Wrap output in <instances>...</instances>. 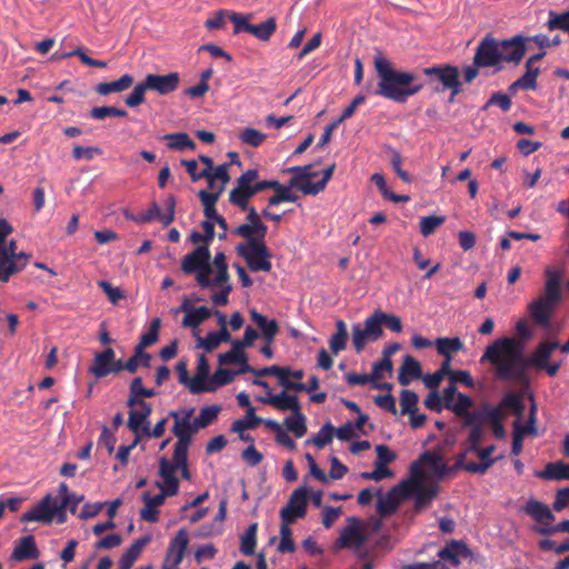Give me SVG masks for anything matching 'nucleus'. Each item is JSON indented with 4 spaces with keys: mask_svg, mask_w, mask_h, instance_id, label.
Masks as SVG:
<instances>
[{
    "mask_svg": "<svg viewBox=\"0 0 569 569\" xmlns=\"http://www.w3.org/2000/svg\"><path fill=\"white\" fill-rule=\"evenodd\" d=\"M373 67L378 76L376 94L403 103L418 93L422 83H416V74L396 70L393 63L379 50L373 54Z\"/></svg>",
    "mask_w": 569,
    "mask_h": 569,
    "instance_id": "nucleus-1",
    "label": "nucleus"
},
{
    "mask_svg": "<svg viewBox=\"0 0 569 569\" xmlns=\"http://www.w3.org/2000/svg\"><path fill=\"white\" fill-rule=\"evenodd\" d=\"M480 361L496 365V372L503 380L517 378L523 371L521 348L510 338L498 339L488 346Z\"/></svg>",
    "mask_w": 569,
    "mask_h": 569,
    "instance_id": "nucleus-2",
    "label": "nucleus"
},
{
    "mask_svg": "<svg viewBox=\"0 0 569 569\" xmlns=\"http://www.w3.org/2000/svg\"><path fill=\"white\" fill-rule=\"evenodd\" d=\"M543 293L529 305L532 320L539 326H548L557 305L561 300V274L548 269Z\"/></svg>",
    "mask_w": 569,
    "mask_h": 569,
    "instance_id": "nucleus-3",
    "label": "nucleus"
},
{
    "mask_svg": "<svg viewBox=\"0 0 569 569\" xmlns=\"http://www.w3.org/2000/svg\"><path fill=\"white\" fill-rule=\"evenodd\" d=\"M418 465L412 467V476L410 479L400 483L405 498L415 496V509L422 510L427 508L438 493V486L428 481L425 473L416 470Z\"/></svg>",
    "mask_w": 569,
    "mask_h": 569,
    "instance_id": "nucleus-4",
    "label": "nucleus"
},
{
    "mask_svg": "<svg viewBox=\"0 0 569 569\" xmlns=\"http://www.w3.org/2000/svg\"><path fill=\"white\" fill-rule=\"evenodd\" d=\"M210 251L208 246H200L191 253L186 254L181 261V269L184 273H196V281L201 288H211L210 274L212 264L210 263Z\"/></svg>",
    "mask_w": 569,
    "mask_h": 569,
    "instance_id": "nucleus-5",
    "label": "nucleus"
},
{
    "mask_svg": "<svg viewBox=\"0 0 569 569\" xmlns=\"http://www.w3.org/2000/svg\"><path fill=\"white\" fill-rule=\"evenodd\" d=\"M237 252L246 260L251 271L269 272L271 270V253L268 250L264 241H261V239L239 243L237 246Z\"/></svg>",
    "mask_w": 569,
    "mask_h": 569,
    "instance_id": "nucleus-6",
    "label": "nucleus"
},
{
    "mask_svg": "<svg viewBox=\"0 0 569 569\" xmlns=\"http://www.w3.org/2000/svg\"><path fill=\"white\" fill-rule=\"evenodd\" d=\"M385 318L386 313L377 310L366 319L363 327H361L359 323L352 326V343L358 353L363 350L367 342L376 341L382 337V326Z\"/></svg>",
    "mask_w": 569,
    "mask_h": 569,
    "instance_id": "nucleus-7",
    "label": "nucleus"
},
{
    "mask_svg": "<svg viewBox=\"0 0 569 569\" xmlns=\"http://www.w3.org/2000/svg\"><path fill=\"white\" fill-rule=\"evenodd\" d=\"M13 228L6 220L0 218V262L11 268H17V273L24 269L30 258L26 252H17V241L11 240L4 244L7 237L12 233Z\"/></svg>",
    "mask_w": 569,
    "mask_h": 569,
    "instance_id": "nucleus-8",
    "label": "nucleus"
},
{
    "mask_svg": "<svg viewBox=\"0 0 569 569\" xmlns=\"http://www.w3.org/2000/svg\"><path fill=\"white\" fill-rule=\"evenodd\" d=\"M60 507L59 500L48 495L32 509L24 512L21 520L26 522L40 521L44 523H51L56 520L62 523L66 521V512L60 510Z\"/></svg>",
    "mask_w": 569,
    "mask_h": 569,
    "instance_id": "nucleus-9",
    "label": "nucleus"
},
{
    "mask_svg": "<svg viewBox=\"0 0 569 569\" xmlns=\"http://www.w3.org/2000/svg\"><path fill=\"white\" fill-rule=\"evenodd\" d=\"M259 173L256 169L244 171L236 181V187L229 193V201L241 210L248 209L249 200L259 192L256 180Z\"/></svg>",
    "mask_w": 569,
    "mask_h": 569,
    "instance_id": "nucleus-10",
    "label": "nucleus"
},
{
    "mask_svg": "<svg viewBox=\"0 0 569 569\" xmlns=\"http://www.w3.org/2000/svg\"><path fill=\"white\" fill-rule=\"evenodd\" d=\"M213 266L217 268V272L213 280H211V288L221 287V289L212 293L211 301L214 306H227L232 287L229 283L230 276L228 273L224 253L219 252L214 256Z\"/></svg>",
    "mask_w": 569,
    "mask_h": 569,
    "instance_id": "nucleus-11",
    "label": "nucleus"
},
{
    "mask_svg": "<svg viewBox=\"0 0 569 569\" xmlns=\"http://www.w3.org/2000/svg\"><path fill=\"white\" fill-rule=\"evenodd\" d=\"M422 72L429 77L430 82H440L442 90L452 91V96L461 92L460 71L457 67L450 64L433 66L425 68Z\"/></svg>",
    "mask_w": 569,
    "mask_h": 569,
    "instance_id": "nucleus-12",
    "label": "nucleus"
},
{
    "mask_svg": "<svg viewBox=\"0 0 569 569\" xmlns=\"http://www.w3.org/2000/svg\"><path fill=\"white\" fill-rule=\"evenodd\" d=\"M309 490L301 486L292 491L288 503L280 511V518L283 522L292 523L298 518H303L307 510Z\"/></svg>",
    "mask_w": 569,
    "mask_h": 569,
    "instance_id": "nucleus-13",
    "label": "nucleus"
},
{
    "mask_svg": "<svg viewBox=\"0 0 569 569\" xmlns=\"http://www.w3.org/2000/svg\"><path fill=\"white\" fill-rule=\"evenodd\" d=\"M89 371L96 378H103L110 373H118L122 371V361L116 359L113 349L107 348L94 356Z\"/></svg>",
    "mask_w": 569,
    "mask_h": 569,
    "instance_id": "nucleus-14",
    "label": "nucleus"
},
{
    "mask_svg": "<svg viewBox=\"0 0 569 569\" xmlns=\"http://www.w3.org/2000/svg\"><path fill=\"white\" fill-rule=\"evenodd\" d=\"M176 198L169 196L166 201V211L161 212L157 202H152L150 208L141 211L134 220L141 223H148L153 220H159L164 227L169 226L174 220Z\"/></svg>",
    "mask_w": 569,
    "mask_h": 569,
    "instance_id": "nucleus-15",
    "label": "nucleus"
},
{
    "mask_svg": "<svg viewBox=\"0 0 569 569\" xmlns=\"http://www.w3.org/2000/svg\"><path fill=\"white\" fill-rule=\"evenodd\" d=\"M499 56V41L491 36H486L477 47L475 64L496 67L501 63Z\"/></svg>",
    "mask_w": 569,
    "mask_h": 569,
    "instance_id": "nucleus-16",
    "label": "nucleus"
},
{
    "mask_svg": "<svg viewBox=\"0 0 569 569\" xmlns=\"http://www.w3.org/2000/svg\"><path fill=\"white\" fill-rule=\"evenodd\" d=\"M189 542L188 532L180 529L171 540L162 569H179Z\"/></svg>",
    "mask_w": 569,
    "mask_h": 569,
    "instance_id": "nucleus-17",
    "label": "nucleus"
},
{
    "mask_svg": "<svg viewBox=\"0 0 569 569\" xmlns=\"http://www.w3.org/2000/svg\"><path fill=\"white\" fill-rule=\"evenodd\" d=\"M152 413L150 403H141V409H130L127 421L128 428L134 433L136 441L143 438L148 433L149 417Z\"/></svg>",
    "mask_w": 569,
    "mask_h": 569,
    "instance_id": "nucleus-18",
    "label": "nucleus"
},
{
    "mask_svg": "<svg viewBox=\"0 0 569 569\" xmlns=\"http://www.w3.org/2000/svg\"><path fill=\"white\" fill-rule=\"evenodd\" d=\"M473 405L475 402L469 396L458 393L457 398L451 403H448L446 409L461 418L462 421L467 420V423H473L481 415V403L476 410L470 411Z\"/></svg>",
    "mask_w": 569,
    "mask_h": 569,
    "instance_id": "nucleus-19",
    "label": "nucleus"
},
{
    "mask_svg": "<svg viewBox=\"0 0 569 569\" xmlns=\"http://www.w3.org/2000/svg\"><path fill=\"white\" fill-rule=\"evenodd\" d=\"M526 52L525 38L520 34L499 42V58L501 62L518 63Z\"/></svg>",
    "mask_w": 569,
    "mask_h": 569,
    "instance_id": "nucleus-20",
    "label": "nucleus"
},
{
    "mask_svg": "<svg viewBox=\"0 0 569 569\" xmlns=\"http://www.w3.org/2000/svg\"><path fill=\"white\" fill-rule=\"evenodd\" d=\"M144 80L146 87L149 90L157 91L159 94H168L178 88L180 76L178 72H170L168 74L149 73Z\"/></svg>",
    "mask_w": 569,
    "mask_h": 569,
    "instance_id": "nucleus-21",
    "label": "nucleus"
},
{
    "mask_svg": "<svg viewBox=\"0 0 569 569\" xmlns=\"http://www.w3.org/2000/svg\"><path fill=\"white\" fill-rule=\"evenodd\" d=\"M177 463L173 460L170 462L166 458H161L159 462V473L162 478V482H158V487L169 493V496H174L179 490V480L176 477Z\"/></svg>",
    "mask_w": 569,
    "mask_h": 569,
    "instance_id": "nucleus-22",
    "label": "nucleus"
},
{
    "mask_svg": "<svg viewBox=\"0 0 569 569\" xmlns=\"http://www.w3.org/2000/svg\"><path fill=\"white\" fill-rule=\"evenodd\" d=\"M503 413L501 408H493L489 402H481V415L478 419H485L486 423L491 428L493 436L497 439H503L506 429L503 427Z\"/></svg>",
    "mask_w": 569,
    "mask_h": 569,
    "instance_id": "nucleus-23",
    "label": "nucleus"
},
{
    "mask_svg": "<svg viewBox=\"0 0 569 569\" xmlns=\"http://www.w3.org/2000/svg\"><path fill=\"white\" fill-rule=\"evenodd\" d=\"M365 542L361 525L356 518L349 519V526L341 530L339 543L342 547L360 548Z\"/></svg>",
    "mask_w": 569,
    "mask_h": 569,
    "instance_id": "nucleus-24",
    "label": "nucleus"
},
{
    "mask_svg": "<svg viewBox=\"0 0 569 569\" xmlns=\"http://www.w3.org/2000/svg\"><path fill=\"white\" fill-rule=\"evenodd\" d=\"M39 557V550L36 545V540L32 536H26L20 538L13 548L11 560L14 562H21L24 560H32Z\"/></svg>",
    "mask_w": 569,
    "mask_h": 569,
    "instance_id": "nucleus-25",
    "label": "nucleus"
},
{
    "mask_svg": "<svg viewBox=\"0 0 569 569\" xmlns=\"http://www.w3.org/2000/svg\"><path fill=\"white\" fill-rule=\"evenodd\" d=\"M437 351L445 357V361L441 363V371L446 372L449 370V363H451V353L459 352L463 349V343L459 338H438L435 342Z\"/></svg>",
    "mask_w": 569,
    "mask_h": 569,
    "instance_id": "nucleus-26",
    "label": "nucleus"
},
{
    "mask_svg": "<svg viewBox=\"0 0 569 569\" xmlns=\"http://www.w3.org/2000/svg\"><path fill=\"white\" fill-rule=\"evenodd\" d=\"M250 318L261 330L262 337L268 345H271L279 332L278 322L274 319H268L257 310H250Z\"/></svg>",
    "mask_w": 569,
    "mask_h": 569,
    "instance_id": "nucleus-27",
    "label": "nucleus"
},
{
    "mask_svg": "<svg viewBox=\"0 0 569 569\" xmlns=\"http://www.w3.org/2000/svg\"><path fill=\"white\" fill-rule=\"evenodd\" d=\"M172 432L178 438L174 445V450L178 451V456L181 458L183 456V451L188 450L192 439L190 421L186 419L176 421L172 428Z\"/></svg>",
    "mask_w": 569,
    "mask_h": 569,
    "instance_id": "nucleus-28",
    "label": "nucleus"
},
{
    "mask_svg": "<svg viewBox=\"0 0 569 569\" xmlns=\"http://www.w3.org/2000/svg\"><path fill=\"white\" fill-rule=\"evenodd\" d=\"M525 511L540 525L548 526L555 520V516L550 508L536 499L528 500Z\"/></svg>",
    "mask_w": 569,
    "mask_h": 569,
    "instance_id": "nucleus-29",
    "label": "nucleus"
},
{
    "mask_svg": "<svg viewBox=\"0 0 569 569\" xmlns=\"http://www.w3.org/2000/svg\"><path fill=\"white\" fill-rule=\"evenodd\" d=\"M405 495L402 490H400V483L397 487H393L387 496L379 499L378 502V512L381 516H389L393 513L400 502L405 500Z\"/></svg>",
    "mask_w": 569,
    "mask_h": 569,
    "instance_id": "nucleus-30",
    "label": "nucleus"
},
{
    "mask_svg": "<svg viewBox=\"0 0 569 569\" xmlns=\"http://www.w3.org/2000/svg\"><path fill=\"white\" fill-rule=\"evenodd\" d=\"M421 378V366L411 356H406L403 362L399 369L398 381L402 386L410 383L412 379Z\"/></svg>",
    "mask_w": 569,
    "mask_h": 569,
    "instance_id": "nucleus-31",
    "label": "nucleus"
},
{
    "mask_svg": "<svg viewBox=\"0 0 569 569\" xmlns=\"http://www.w3.org/2000/svg\"><path fill=\"white\" fill-rule=\"evenodd\" d=\"M485 419H476L473 423H467V420L462 421V427L470 428L469 436L467 439L469 450H476L477 447L480 446L481 441L485 438L486 431L483 427L486 426Z\"/></svg>",
    "mask_w": 569,
    "mask_h": 569,
    "instance_id": "nucleus-32",
    "label": "nucleus"
},
{
    "mask_svg": "<svg viewBox=\"0 0 569 569\" xmlns=\"http://www.w3.org/2000/svg\"><path fill=\"white\" fill-rule=\"evenodd\" d=\"M558 348H560V346L557 341H543L531 355L529 362L536 367H547L551 353Z\"/></svg>",
    "mask_w": 569,
    "mask_h": 569,
    "instance_id": "nucleus-33",
    "label": "nucleus"
},
{
    "mask_svg": "<svg viewBox=\"0 0 569 569\" xmlns=\"http://www.w3.org/2000/svg\"><path fill=\"white\" fill-rule=\"evenodd\" d=\"M148 537L138 539L131 547L122 555L119 560V569H131L136 560L142 552L144 546L149 542Z\"/></svg>",
    "mask_w": 569,
    "mask_h": 569,
    "instance_id": "nucleus-34",
    "label": "nucleus"
},
{
    "mask_svg": "<svg viewBox=\"0 0 569 569\" xmlns=\"http://www.w3.org/2000/svg\"><path fill=\"white\" fill-rule=\"evenodd\" d=\"M133 83V77L130 74H123L118 80L111 82H101L96 87V91L101 96H107L112 92H122L131 87Z\"/></svg>",
    "mask_w": 569,
    "mask_h": 569,
    "instance_id": "nucleus-35",
    "label": "nucleus"
},
{
    "mask_svg": "<svg viewBox=\"0 0 569 569\" xmlns=\"http://www.w3.org/2000/svg\"><path fill=\"white\" fill-rule=\"evenodd\" d=\"M212 313H213L212 309L204 307V306L194 308L193 310H190V312L188 315L183 316L181 326L184 328L196 329L203 321L209 319L212 316Z\"/></svg>",
    "mask_w": 569,
    "mask_h": 569,
    "instance_id": "nucleus-36",
    "label": "nucleus"
},
{
    "mask_svg": "<svg viewBox=\"0 0 569 569\" xmlns=\"http://www.w3.org/2000/svg\"><path fill=\"white\" fill-rule=\"evenodd\" d=\"M467 555V547L458 541L451 542L450 545H448L446 548L441 549L438 552V556L441 559L451 562L453 566L460 565L461 558L466 557Z\"/></svg>",
    "mask_w": 569,
    "mask_h": 569,
    "instance_id": "nucleus-37",
    "label": "nucleus"
},
{
    "mask_svg": "<svg viewBox=\"0 0 569 569\" xmlns=\"http://www.w3.org/2000/svg\"><path fill=\"white\" fill-rule=\"evenodd\" d=\"M277 22L273 17L268 18L266 21L259 24L246 26V32L254 36L257 39L267 41L270 39L272 33L276 31Z\"/></svg>",
    "mask_w": 569,
    "mask_h": 569,
    "instance_id": "nucleus-38",
    "label": "nucleus"
},
{
    "mask_svg": "<svg viewBox=\"0 0 569 569\" xmlns=\"http://www.w3.org/2000/svg\"><path fill=\"white\" fill-rule=\"evenodd\" d=\"M283 423L297 438L303 437L307 432L306 417L301 412V408L297 411H292V415L287 417Z\"/></svg>",
    "mask_w": 569,
    "mask_h": 569,
    "instance_id": "nucleus-39",
    "label": "nucleus"
},
{
    "mask_svg": "<svg viewBox=\"0 0 569 569\" xmlns=\"http://www.w3.org/2000/svg\"><path fill=\"white\" fill-rule=\"evenodd\" d=\"M271 406L280 411H297L300 407L297 396L288 395L286 391L274 395L271 399Z\"/></svg>",
    "mask_w": 569,
    "mask_h": 569,
    "instance_id": "nucleus-40",
    "label": "nucleus"
},
{
    "mask_svg": "<svg viewBox=\"0 0 569 569\" xmlns=\"http://www.w3.org/2000/svg\"><path fill=\"white\" fill-rule=\"evenodd\" d=\"M539 72H540V70L538 67L526 64V73L521 78H519L517 81H515L510 86V89L511 90H515L517 88H521L525 90L536 89L537 78L539 76Z\"/></svg>",
    "mask_w": 569,
    "mask_h": 569,
    "instance_id": "nucleus-41",
    "label": "nucleus"
},
{
    "mask_svg": "<svg viewBox=\"0 0 569 569\" xmlns=\"http://www.w3.org/2000/svg\"><path fill=\"white\" fill-rule=\"evenodd\" d=\"M150 355L144 352L141 347H136L134 355L127 361L122 362V370L134 373L139 366L149 367Z\"/></svg>",
    "mask_w": 569,
    "mask_h": 569,
    "instance_id": "nucleus-42",
    "label": "nucleus"
},
{
    "mask_svg": "<svg viewBox=\"0 0 569 569\" xmlns=\"http://www.w3.org/2000/svg\"><path fill=\"white\" fill-rule=\"evenodd\" d=\"M541 477L553 480H569V463L561 461L548 463Z\"/></svg>",
    "mask_w": 569,
    "mask_h": 569,
    "instance_id": "nucleus-43",
    "label": "nucleus"
},
{
    "mask_svg": "<svg viewBox=\"0 0 569 569\" xmlns=\"http://www.w3.org/2000/svg\"><path fill=\"white\" fill-rule=\"evenodd\" d=\"M335 168L336 166L331 164L327 169H325L322 172V178L316 183H306L302 188V193L316 196L319 192L323 191L328 181L331 179L333 174Z\"/></svg>",
    "mask_w": 569,
    "mask_h": 569,
    "instance_id": "nucleus-44",
    "label": "nucleus"
},
{
    "mask_svg": "<svg viewBox=\"0 0 569 569\" xmlns=\"http://www.w3.org/2000/svg\"><path fill=\"white\" fill-rule=\"evenodd\" d=\"M335 168L336 166L331 164L327 169H325L322 172V178L316 183H306L302 188V193L316 196L319 192L323 191L328 181L331 179L333 174Z\"/></svg>",
    "mask_w": 569,
    "mask_h": 569,
    "instance_id": "nucleus-45",
    "label": "nucleus"
},
{
    "mask_svg": "<svg viewBox=\"0 0 569 569\" xmlns=\"http://www.w3.org/2000/svg\"><path fill=\"white\" fill-rule=\"evenodd\" d=\"M207 172L208 176L204 179L207 180L209 187L213 186V181H219L220 186H223L224 189L226 184L230 181L228 163L220 164L216 168L212 167V169Z\"/></svg>",
    "mask_w": 569,
    "mask_h": 569,
    "instance_id": "nucleus-46",
    "label": "nucleus"
},
{
    "mask_svg": "<svg viewBox=\"0 0 569 569\" xmlns=\"http://www.w3.org/2000/svg\"><path fill=\"white\" fill-rule=\"evenodd\" d=\"M300 176H292L289 180L290 188H297L302 192V188L306 183H313L312 179L318 176V172L313 170L312 164L302 166Z\"/></svg>",
    "mask_w": 569,
    "mask_h": 569,
    "instance_id": "nucleus-47",
    "label": "nucleus"
},
{
    "mask_svg": "<svg viewBox=\"0 0 569 569\" xmlns=\"http://www.w3.org/2000/svg\"><path fill=\"white\" fill-rule=\"evenodd\" d=\"M260 422H262V419L256 416L254 408L249 407L246 413V418L243 420H236L232 423L231 430L233 432H242L247 429L256 428Z\"/></svg>",
    "mask_w": 569,
    "mask_h": 569,
    "instance_id": "nucleus-48",
    "label": "nucleus"
},
{
    "mask_svg": "<svg viewBox=\"0 0 569 569\" xmlns=\"http://www.w3.org/2000/svg\"><path fill=\"white\" fill-rule=\"evenodd\" d=\"M257 530H258V525L254 522L249 526L246 533L241 537L240 550L246 556H251L254 552L256 542H257Z\"/></svg>",
    "mask_w": 569,
    "mask_h": 569,
    "instance_id": "nucleus-49",
    "label": "nucleus"
},
{
    "mask_svg": "<svg viewBox=\"0 0 569 569\" xmlns=\"http://www.w3.org/2000/svg\"><path fill=\"white\" fill-rule=\"evenodd\" d=\"M163 139L169 140L168 147L170 149L183 150L184 148L194 149L196 147L189 136L183 132L166 134Z\"/></svg>",
    "mask_w": 569,
    "mask_h": 569,
    "instance_id": "nucleus-50",
    "label": "nucleus"
},
{
    "mask_svg": "<svg viewBox=\"0 0 569 569\" xmlns=\"http://www.w3.org/2000/svg\"><path fill=\"white\" fill-rule=\"evenodd\" d=\"M547 27L549 30L560 29L569 34V10L561 13L549 11Z\"/></svg>",
    "mask_w": 569,
    "mask_h": 569,
    "instance_id": "nucleus-51",
    "label": "nucleus"
},
{
    "mask_svg": "<svg viewBox=\"0 0 569 569\" xmlns=\"http://www.w3.org/2000/svg\"><path fill=\"white\" fill-rule=\"evenodd\" d=\"M332 438L333 427L328 422L321 427L319 432L312 439H308L306 443H313L318 449H322L332 441Z\"/></svg>",
    "mask_w": 569,
    "mask_h": 569,
    "instance_id": "nucleus-52",
    "label": "nucleus"
},
{
    "mask_svg": "<svg viewBox=\"0 0 569 569\" xmlns=\"http://www.w3.org/2000/svg\"><path fill=\"white\" fill-rule=\"evenodd\" d=\"M292 531L289 527L288 522H283L280 526V542L278 545V550L280 552H293L295 551V543L291 538Z\"/></svg>",
    "mask_w": 569,
    "mask_h": 569,
    "instance_id": "nucleus-53",
    "label": "nucleus"
},
{
    "mask_svg": "<svg viewBox=\"0 0 569 569\" xmlns=\"http://www.w3.org/2000/svg\"><path fill=\"white\" fill-rule=\"evenodd\" d=\"M445 222V217L442 216H427L421 218L420 220V232L423 237H428L432 234L438 227H440Z\"/></svg>",
    "mask_w": 569,
    "mask_h": 569,
    "instance_id": "nucleus-54",
    "label": "nucleus"
},
{
    "mask_svg": "<svg viewBox=\"0 0 569 569\" xmlns=\"http://www.w3.org/2000/svg\"><path fill=\"white\" fill-rule=\"evenodd\" d=\"M127 114L126 110L111 106L94 107L90 111V116L96 120H103L107 117H126Z\"/></svg>",
    "mask_w": 569,
    "mask_h": 569,
    "instance_id": "nucleus-55",
    "label": "nucleus"
},
{
    "mask_svg": "<svg viewBox=\"0 0 569 569\" xmlns=\"http://www.w3.org/2000/svg\"><path fill=\"white\" fill-rule=\"evenodd\" d=\"M418 396L416 392L405 389L400 395L401 413H413L417 411Z\"/></svg>",
    "mask_w": 569,
    "mask_h": 569,
    "instance_id": "nucleus-56",
    "label": "nucleus"
},
{
    "mask_svg": "<svg viewBox=\"0 0 569 569\" xmlns=\"http://www.w3.org/2000/svg\"><path fill=\"white\" fill-rule=\"evenodd\" d=\"M383 372L392 373L390 352L383 351V358L373 365L371 377L375 380L383 379Z\"/></svg>",
    "mask_w": 569,
    "mask_h": 569,
    "instance_id": "nucleus-57",
    "label": "nucleus"
},
{
    "mask_svg": "<svg viewBox=\"0 0 569 569\" xmlns=\"http://www.w3.org/2000/svg\"><path fill=\"white\" fill-rule=\"evenodd\" d=\"M239 139L250 147H259L266 140V134L257 129L246 128Z\"/></svg>",
    "mask_w": 569,
    "mask_h": 569,
    "instance_id": "nucleus-58",
    "label": "nucleus"
},
{
    "mask_svg": "<svg viewBox=\"0 0 569 569\" xmlns=\"http://www.w3.org/2000/svg\"><path fill=\"white\" fill-rule=\"evenodd\" d=\"M290 189L291 188L289 186L284 187L280 184L276 190V194L269 198V204L278 206L281 202H295L297 200V196L292 194Z\"/></svg>",
    "mask_w": 569,
    "mask_h": 569,
    "instance_id": "nucleus-59",
    "label": "nucleus"
},
{
    "mask_svg": "<svg viewBox=\"0 0 569 569\" xmlns=\"http://www.w3.org/2000/svg\"><path fill=\"white\" fill-rule=\"evenodd\" d=\"M147 90H149V88L146 87V80L134 86L132 92L126 98V104L131 108L141 104L144 101V93Z\"/></svg>",
    "mask_w": 569,
    "mask_h": 569,
    "instance_id": "nucleus-60",
    "label": "nucleus"
},
{
    "mask_svg": "<svg viewBox=\"0 0 569 569\" xmlns=\"http://www.w3.org/2000/svg\"><path fill=\"white\" fill-rule=\"evenodd\" d=\"M515 431L512 435V448L511 451L515 456H518L522 451L523 436L531 432V429L521 428L518 421L513 423Z\"/></svg>",
    "mask_w": 569,
    "mask_h": 569,
    "instance_id": "nucleus-61",
    "label": "nucleus"
},
{
    "mask_svg": "<svg viewBox=\"0 0 569 569\" xmlns=\"http://www.w3.org/2000/svg\"><path fill=\"white\" fill-rule=\"evenodd\" d=\"M422 459L430 466L433 473L438 476H442L446 473L447 467L440 456L432 452H426L422 456Z\"/></svg>",
    "mask_w": 569,
    "mask_h": 569,
    "instance_id": "nucleus-62",
    "label": "nucleus"
},
{
    "mask_svg": "<svg viewBox=\"0 0 569 569\" xmlns=\"http://www.w3.org/2000/svg\"><path fill=\"white\" fill-rule=\"evenodd\" d=\"M98 286L102 289V291L107 295L109 301L113 305H117L120 299L124 298V293L120 288L112 287L106 280L99 281Z\"/></svg>",
    "mask_w": 569,
    "mask_h": 569,
    "instance_id": "nucleus-63",
    "label": "nucleus"
},
{
    "mask_svg": "<svg viewBox=\"0 0 569 569\" xmlns=\"http://www.w3.org/2000/svg\"><path fill=\"white\" fill-rule=\"evenodd\" d=\"M222 342L216 335V331L209 332L204 338L199 337L197 340V347L204 349L207 352H211L217 349Z\"/></svg>",
    "mask_w": 569,
    "mask_h": 569,
    "instance_id": "nucleus-64",
    "label": "nucleus"
}]
</instances>
